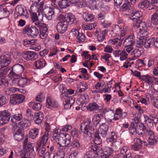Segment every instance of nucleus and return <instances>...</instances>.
Instances as JSON below:
<instances>
[{
    "label": "nucleus",
    "mask_w": 158,
    "mask_h": 158,
    "mask_svg": "<svg viewBox=\"0 0 158 158\" xmlns=\"http://www.w3.org/2000/svg\"><path fill=\"white\" fill-rule=\"evenodd\" d=\"M35 24L39 29L40 30L46 27L45 24L42 23L40 21H35Z\"/></svg>",
    "instance_id": "nucleus-64"
},
{
    "label": "nucleus",
    "mask_w": 158,
    "mask_h": 158,
    "mask_svg": "<svg viewBox=\"0 0 158 158\" xmlns=\"http://www.w3.org/2000/svg\"><path fill=\"white\" fill-rule=\"evenodd\" d=\"M65 154V152L58 151L56 153L54 154L52 158H64Z\"/></svg>",
    "instance_id": "nucleus-54"
},
{
    "label": "nucleus",
    "mask_w": 158,
    "mask_h": 158,
    "mask_svg": "<svg viewBox=\"0 0 158 158\" xmlns=\"http://www.w3.org/2000/svg\"><path fill=\"white\" fill-rule=\"evenodd\" d=\"M127 3H125L123 4L120 8V11L123 12L128 11L129 12L131 11L130 5Z\"/></svg>",
    "instance_id": "nucleus-52"
},
{
    "label": "nucleus",
    "mask_w": 158,
    "mask_h": 158,
    "mask_svg": "<svg viewBox=\"0 0 158 158\" xmlns=\"http://www.w3.org/2000/svg\"><path fill=\"white\" fill-rule=\"evenodd\" d=\"M16 11L18 13L19 15L24 16L26 19H27L29 16L26 8L23 7L21 5L18 6L16 7Z\"/></svg>",
    "instance_id": "nucleus-21"
},
{
    "label": "nucleus",
    "mask_w": 158,
    "mask_h": 158,
    "mask_svg": "<svg viewBox=\"0 0 158 158\" xmlns=\"http://www.w3.org/2000/svg\"><path fill=\"white\" fill-rule=\"evenodd\" d=\"M71 32L74 34L75 37L77 39L79 43L84 42L85 40V35L84 33L79 32L77 29L74 28L72 29L71 30Z\"/></svg>",
    "instance_id": "nucleus-14"
},
{
    "label": "nucleus",
    "mask_w": 158,
    "mask_h": 158,
    "mask_svg": "<svg viewBox=\"0 0 158 158\" xmlns=\"http://www.w3.org/2000/svg\"><path fill=\"white\" fill-rule=\"evenodd\" d=\"M31 125L30 121L27 119H24L23 120L19 122L17 126L19 127H21L23 129V127L25 128H28Z\"/></svg>",
    "instance_id": "nucleus-37"
},
{
    "label": "nucleus",
    "mask_w": 158,
    "mask_h": 158,
    "mask_svg": "<svg viewBox=\"0 0 158 158\" xmlns=\"http://www.w3.org/2000/svg\"><path fill=\"white\" fill-rule=\"evenodd\" d=\"M140 37H138V35L137 36V40H136V47L138 48H140L142 47L144 44V42L147 40V38L143 37L141 36Z\"/></svg>",
    "instance_id": "nucleus-36"
},
{
    "label": "nucleus",
    "mask_w": 158,
    "mask_h": 158,
    "mask_svg": "<svg viewBox=\"0 0 158 158\" xmlns=\"http://www.w3.org/2000/svg\"><path fill=\"white\" fill-rule=\"evenodd\" d=\"M46 106L49 109H52V108H54L59 109L60 108V106L58 102L55 100L53 99L51 97H47L46 99Z\"/></svg>",
    "instance_id": "nucleus-11"
},
{
    "label": "nucleus",
    "mask_w": 158,
    "mask_h": 158,
    "mask_svg": "<svg viewBox=\"0 0 158 158\" xmlns=\"http://www.w3.org/2000/svg\"><path fill=\"white\" fill-rule=\"evenodd\" d=\"M135 42V38L134 34L131 33L125 39L123 44L125 46H133Z\"/></svg>",
    "instance_id": "nucleus-13"
},
{
    "label": "nucleus",
    "mask_w": 158,
    "mask_h": 158,
    "mask_svg": "<svg viewBox=\"0 0 158 158\" xmlns=\"http://www.w3.org/2000/svg\"><path fill=\"white\" fill-rule=\"evenodd\" d=\"M15 95L18 104L22 103L25 99V96L22 94H15Z\"/></svg>",
    "instance_id": "nucleus-60"
},
{
    "label": "nucleus",
    "mask_w": 158,
    "mask_h": 158,
    "mask_svg": "<svg viewBox=\"0 0 158 158\" xmlns=\"http://www.w3.org/2000/svg\"><path fill=\"white\" fill-rule=\"evenodd\" d=\"M46 65L45 60L43 58L38 60L34 62V65L37 69H41L45 67Z\"/></svg>",
    "instance_id": "nucleus-29"
},
{
    "label": "nucleus",
    "mask_w": 158,
    "mask_h": 158,
    "mask_svg": "<svg viewBox=\"0 0 158 158\" xmlns=\"http://www.w3.org/2000/svg\"><path fill=\"white\" fill-rule=\"evenodd\" d=\"M101 2L99 0H92L91 5L95 9H97L100 6Z\"/></svg>",
    "instance_id": "nucleus-57"
},
{
    "label": "nucleus",
    "mask_w": 158,
    "mask_h": 158,
    "mask_svg": "<svg viewBox=\"0 0 158 158\" xmlns=\"http://www.w3.org/2000/svg\"><path fill=\"white\" fill-rule=\"evenodd\" d=\"M11 117L10 113L8 110L0 111V126L7 123Z\"/></svg>",
    "instance_id": "nucleus-6"
},
{
    "label": "nucleus",
    "mask_w": 158,
    "mask_h": 158,
    "mask_svg": "<svg viewBox=\"0 0 158 158\" xmlns=\"http://www.w3.org/2000/svg\"><path fill=\"white\" fill-rule=\"evenodd\" d=\"M61 19L64 21V22L68 24L69 23L73 24L76 20L75 16L71 13L66 14L64 16L63 14H60L58 16Z\"/></svg>",
    "instance_id": "nucleus-9"
},
{
    "label": "nucleus",
    "mask_w": 158,
    "mask_h": 158,
    "mask_svg": "<svg viewBox=\"0 0 158 158\" xmlns=\"http://www.w3.org/2000/svg\"><path fill=\"white\" fill-rule=\"evenodd\" d=\"M11 56L8 54H3L0 56V63L4 67L8 66L11 62Z\"/></svg>",
    "instance_id": "nucleus-12"
},
{
    "label": "nucleus",
    "mask_w": 158,
    "mask_h": 158,
    "mask_svg": "<svg viewBox=\"0 0 158 158\" xmlns=\"http://www.w3.org/2000/svg\"><path fill=\"white\" fill-rule=\"evenodd\" d=\"M135 144L134 145V149L135 151L139 150L142 145L141 140L138 138H135L134 139Z\"/></svg>",
    "instance_id": "nucleus-38"
},
{
    "label": "nucleus",
    "mask_w": 158,
    "mask_h": 158,
    "mask_svg": "<svg viewBox=\"0 0 158 158\" xmlns=\"http://www.w3.org/2000/svg\"><path fill=\"white\" fill-rule=\"evenodd\" d=\"M134 21L133 23V27L138 28L140 27V25H145V23L142 22L141 19H137L134 20Z\"/></svg>",
    "instance_id": "nucleus-46"
},
{
    "label": "nucleus",
    "mask_w": 158,
    "mask_h": 158,
    "mask_svg": "<svg viewBox=\"0 0 158 158\" xmlns=\"http://www.w3.org/2000/svg\"><path fill=\"white\" fill-rule=\"evenodd\" d=\"M151 20L153 24L158 25V9L152 14Z\"/></svg>",
    "instance_id": "nucleus-44"
},
{
    "label": "nucleus",
    "mask_w": 158,
    "mask_h": 158,
    "mask_svg": "<svg viewBox=\"0 0 158 158\" xmlns=\"http://www.w3.org/2000/svg\"><path fill=\"white\" fill-rule=\"evenodd\" d=\"M10 104L14 105L18 104L16 99L15 94H13L11 96L10 99Z\"/></svg>",
    "instance_id": "nucleus-59"
},
{
    "label": "nucleus",
    "mask_w": 158,
    "mask_h": 158,
    "mask_svg": "<svg viewBox=\"0 0 158 158\" xmlns=\"http://www.w3.org/2000/svg\"><path fill=\"white\" fill-rule=\"evenodd\" d=\"M121 155H123V158H130L131 153L128 148L125 146L123 147L120 151Z\"/></svg>",
    "instance_id": "nucleus-30"
},
{
    "label": "nucleus",
    "mask_w": 158,
    "mask_h": 158,
    "mask_svg": "<svg viewBox=\"0 0 158 158\" xmlns=\"http://www.w3.org/2000/svg\"><path fill=\"white\" fill-rule=\"evenodd\" d=\"M94 139L93 140L94 143L96 145H99L102 142V139L99 136V133L96 131L94 135Z\"/></svg>",
    "instance_id": "nucleus-39"
},
{
    "label": "nucleus",
    "mask_w": 158,
    "mask_h": 158,
    "mask_svg": "<svg viewBox=\"0 0 158 158\" xmlns=\"http://www.w3.org/2000/svg\"><path fill=\"white\" fill-rule=\"evenodd\" d=\"M45 146L36 145L35 148L38 151V154L39 156H42L45 151Z\"/></svg>",
    "instance_id": "nucleus-45"
},
{
    "label": "nucleus",
    "mask_w": 158,
    "mask_h": 158,
    "mask_svg": "<svg viewBox=\"0 0 158 158\" xmlns=\"http://www.w3.org/2000/svg\"><path fill=\"white\" fill-rule=\"evenodd\" d=\"M48 133H45L38 141L36 145L45 146L46 144L48 139Z\"/></svg>",
    "instance_id": "nucleus-24"
},
{
    "label": "nucleus",
    "mask_w": 158,
    "mask_h": 158,
    "mask_svg": "<svg viewBox=\"0 0 158 158\" xmlns=\"http://www.w3.org/2000/svg\"><path fill=\"white\" fill-rule=\"evenodd\" d=\"M144 122L147 126L148 128H152L153 127V123L152 120L150 115L149 116L144 115Z\"/></svg>",
    "instance_id": "nucleus-34"
},
{
    "label": "nucleus",
    "mask_w": 158,
    "mask_h": 158,
    "mask_svg": "<svg viewBox=\"0 0 158 158\" xmlns=\"http://www.w3.org/2000/svg\"><path fill=\"white\" fill-rule=\"evenodd\" d=\"M135 123L131 122V124L129 128V131L132 135H135L136 133V127Z\"/></svg>",
    "instance_id": "nucleus-49"
},
{
    "label": "nucleus",
    "mask_w": 158,
    "mask_h": 158,
    "mask_svg": "<svg viewBox=\"0 0 158 158\" xmlns=\"http://www.w3.org/2000/svg\"><path fill=\"white\" fill-rule=\"evenodd\" d=\"M109 125L107 123H102L100 126L99 134L102 137L105 138L107 134L108 130Z\"/></svg>",
    "instance_id": "nucleus-17"
},
{
    "label": "nucleus",
    "mask_w": 158,
    "mask_h": 158,
    "mask_svg": "<svg viewBox=\"0 0 158 158\" xmlns=\"http://www.w3.org/2000/svg\"><path fill=\"white\" fill-rule=\"evenodd\" d=\"M142 15V13L141 11H136L133 16L134 20L139 19H140Z\"/></svg>",
    "instance_id": "nucleus-63"
},
{
    "label": "nucleus",
    "mask_w": 158,
    "mask_h": 158,
    "mask_svg": "<svg viewBox=\"0 0 158 158\" xmlns=\"http://www.w3.org/2000/svg\"><path fill=\"white\" fill-rule=\"evenodd\" d=\"M123 40V38H120L118 37L114 39H111L109 40V41L112 44L116 45V47L118 48L121 45Z\"/></svg>",
    "instance_id": "nucleus-31"
},
{
    "label": "nucleus",
    "mask_w": 158,
    "mask_h": 158,
    "mask_svg": "<svg viewBox=\"0 0 158 158\" xmlns=\"http://www.w3.org/2000/svg\"><path fill=\"white\" fill-rule=\"evenodd\" d=\"M151 128L147 127L144 134L149 136L148 141L149 144L152 145L158 142V140L157 137L155 136L154 132Z\"/></svg>",
    "instance_id": "nucleus-5"
},
{
    "label": "nucleus",
    "mask_w": 158,
    "mask_h": 158,
    "mask_svg": "<svg viewBox=\"0 0 158 158\" xmlns=\"http://www.w3.org/2000/svg\"><path fill=\"white\" fill-rule=\"evenodd\" d=\"M23 118V115L21 112H16L15 114L12 115L11 117V122L12 124V125L15 126L18 125L16 121H20Z\"/></svg>",
    "instance_id": "nucleus-20"
},
{
    "label": "nucleus",
    "mask_w": 158,
    "mask_h": 158,
    "mask_svg": "<svg viewBox=\"0 0 158 158\" xmlns=\"http://www.w3.org/2000/svg\"><path fill=\"white\" fill-rule=\"evenodd\" d=\"M39 130L38 128H34L29 131L30 137L32 139L36 138L38 135Z\"/></svg>",
    "instance_id": "nucleus-41"
},
{
    "label": "nucleus",
    "mask_w": 158,
    "mask_h": 158,
    "mask_svg": "<svg viewBox=\"0 0 158 158\" xmlns=\"http://www.w3.org/2000/svg\"><path fill=\"white\" fill-rule=\"evenodd\" d=\"M23 30L28 35L34 38L37 37L39 33V30L34 25L30 26V25H26Z\"/></svg>",
    "instance_id": "nucleus-4"
},
{
    "label": "nucleus",
    "mask_w": 158,
    "mask_h": 158,
    "mask_svg": "<svg viewBox=\"0 0 158 158\" xmlns=\"http://www.w3.org/2000/svg\"><path fill=\"white\" fill-rule=\"evenodd\" d=\"M144 26H141L139 29V31L138 30L137 31V35L138 37H140V36L143 37H148L149 33L148 30V29L145 24L144 25Z\"/></svg>",
    "instance_id": "nucleus-16"
},
{
    "label": "nucleus",
    "mask_w": 158,
    "mask_h": 158,
    "mask_svg": "<svg viewBox=\"0 0 158 158\" xmlns=\"http://www.w3.org/2000/svg\"><path fill=\"white\" fill-rule=\"evenodd\" d=\"M24 69V68L22 65L18 64H14L9 73V77H10L11 79L19 77Z\"/></svg>",
    "instance_id": "nucleus-2"
},
{
    "label": "nucleus",
    "mask_w": 158,
    "mask_h": 158,
    "mask_svg": "<svg viewBox=\"0 0 158 158\" xmlns=\"http://www.w3.org/2000/svg\"><path fill=\"white\" fill-rule=\"evenodd\" d=\"M48 29L47 27L43 28L42 29L40 30V37L41 39H44V37H46L47 34L46 33L47 32Z\"/></svg>",
    "instance_id": "nucleus-62"
},
{
    "label": "nucleus",
    "mask_w": 158,
    "mask_h": 158,
    "mask_svg": "<svg viewBox=\"0 0 158 158\" xmlns=\"http://www.w3.org/2000/svg\"><path fill=\"white\" fill-rule=\"evenodd\" d=\"M80 141L77 139H73L70 143L69 147L70 149L77 150L81 147Z\"/></svg>",
    "instance_id": "nucleus-23"
},
{
    "label": "nucleus",
    "mask_w": 158,
    "mask_h": 158,
    "mask_svg": "<svg viewBox=\"0 0 158 158\" xmlns=\"http://www.w3.org/2000/svg\"><path fill=\"white\" fill-rule=\"evenodd\" d=\"M70 5V0H61L58 2V5L61 9L66 8Z\"/></svg>",
    "instance_id": "nucleus-35"
},
{
    "label": "nucleus",
    "mask_w": 158,
    "mask_h": 158,
    "mask_svg": "<svg viewBox=\"0 0 158 158\" xmlns=\"http://www.w3.org/2000/svg\"><path fill=\"white\" fill-rule=\"evenodd\" d=\"M11 80L12 85L17 84L18 86L22 87H23L24 85L29 81V80L26 77L24 78L22 77V75H20L19 77H15Z\"/></svg>",
    "instance_id": "nucleus-10"
},
{
    "label": "nucleus",
    "mask_w": 158,
    "mask_h": 158,
    "mask_svg": "<svg viewBox=\"0 0 158 158\" xmlns=\"http://www.w3.org/2000/svg\"><path fill=\"white\" fill-rule=\"evenodd\" d=\"M156 78L150 76L148 74L142 75L140 77V79L149 85L152 84Z\"/></svg>",
    "instance_id": "nucleus-19"
},
{
    "label": "nucleus",
    "mask_w": 158,
    "mask_h": 158,
    "mask_svg": "<svg viewBox=\"0 0 158 158\" xmlns=\"http://www.w3.org/2000/svg\"><path fill=\"white\" fill-rule=\"evenodd\" d=\"M155 79L154 82L151 84V87L155 92L158 93V78Z\"/></svg>",
    "instance_id": "nucleus-53"
},
{
    "label": "nucleus",
    "mask_w": 158,
    "mask_h": 158,
    "mask_svg": "<svg viewBox=\"0 0 158 158\" xmlns=\"http://www.w3.org/2000/svg\"><path fill=\"white\" fill-rule=\"evenodd\" d=\"M24 151L26 152V154L28 158H35V154L32 146L29 145L27 148L24 149Z\"/></svg>",
    "instance_id": "nucleus-25"
},
{
    "label": "nucleus",
    "mask_w": 158,
    "mask_h": 158,
    "mask_svg": "<svg viewBox=\"0 0 158 158\" xmlns=\"http://www.w3.org/2000/svg\"><path fill=\"white\" fill-rule=\"evenodd\" d=\"M44 115L41 112L35 113L34 114V119L35 123L37 124H40L43 120Z\"/></svg>",
    "instance_id": "nucleus-27"
},
{
    "label": "nucleus",
    "mask_w": 158,
    "mask_h": 158,
    "mask_svg": "<svg viewBox=\"0 0 158 158\" xmlns=\"http://www.w3.org/2000/svg\"><path fill=\"white\" fill-rule=\"evenodd\" d=\"M155 38H152L149 39L147 41H145L144 44V45L145 48H148L152 47L153 45V43Z\"/></svg>",
    "instance_id": "nucleus-48"
},
{
    "label": "nucleus",
    "mask_w": 158,
    "mask_h": 158,
    "mask_svg": "<svg viewBox=\"0 0 158 158\" xmlns=\"http://www.w3.org/2000/svg\"><path fill=\"white\" fill-rule=\"evenodd\" d=\"M96 145L92 144L90 145L89 148V151H92V152H94L95 154L98 155L99 153L102 152V148Z\"/></svg>",
    "instance_id": "nucleus-32"
},
{
    "label": "nucleus",
    "mask_w": 158,
    "mask_h": 158,
    "mask_svg": "<svg viewBox=\"0 0 158 158\" xmlns=\"http://www.w3.org/2000/svg\"><path fill=\"white\" fill-rule=\"evenodd\" d=\"M32 10H31L30 9L29 12L31 15V20L33 22H35L39 20V19L37 16L36 13L32 11Z\"/></svg>",
    "instance_id": "nucleus-55"
},
{
    "label": "nucleus",
    "mask_w": 158,
    "mask_h": 158,
    "mask_svg": "<svg viewBox=\"0 0 158 158\" xmlns=\"http://www.w3.org/2000/svg\"><path fill=\"white\" fill-rule=\"evenodd\" d=\"M116 137V136L115 134L113 132H111V135H110L109 137L107 138L106 139V141L108 143L111 142L112 146H113L116 142L115 138Z\"/></svg>",
    "instance_id": "nucleus-43"
},
{
    "label": "nucleus",
    "mask_w": 158,
    "mask_h": 158,
    "mask_svg": "<svg viewBox=\"0 0 158 158\" xmlns=\"http://www.w3.org/2000/svg\"><path fill=\"white\" fill-rule=\"evenodd\" d=\"M135 124L136 127L137 134L139 135L144 134L147 128L144 125V123H138L137 122V123L135 122Z\"/></svg>",
    "instance_id": "nucleus-18"
},
{
    "label": "nucleus",
    "mask_w": 158,
    "mask_h": 158,
    "mask_svg": "<svg viewBox=\"0 0 158 158\" xmlns=\"http://www.w3.org/2000/svg\"><path fill=\"white\" fill-rule=\"evenodd\" d=\"M149 1L148 0H142L140 1L138 4L139 8L143 10L148 9L149 6Z\"/></svg>",
    "instance_id": "nucleus-40"
},
{
    "label": "nucleus",
    "mask_w": 158,
    "mask_h": 158,
    "mask_svg": "<svg viewBox=\"0 0 158 158\" xmlns=\"http://www.w3.org/2000/svg\"><path fill=\"white\" fill-rule=\"evenodd\" d=\"M83 18L85 21L89 22L92 21L94 19V17L92 14L85 13L83 15Z\"/></svg>",
    "instance_id": "nucleus-50"
},
{
    "label": "nucleus",
    "mask_w": 158,
    "mask_h": 158,
    "mask_svg": "<svg viewBox=\"0 0 158 158\" xmlns=\"http://www.w3.org/2000/svg\"><path fill=\"white\" fill-rule=\"evenodd\" d=\"M113 54L115 57H119L120 56V60L123 61L127 58L128 54L125 50L121 51L119 50H116L113 51Z\"/></svg>",
    "instance_id": "nucleus-15"
},
{
    "label": "nucleus",
    "mask_w": 158,
    "mask_h": 158,
    "mask_svg": "<svg viewBox=\"0 0 158 158\" xmlns=\"http://www.w3.org/2000/svg\"><path fill=\"white\" fill-rule=\"evenodd\" d=\"M108 29H106L98 33L97 35L98 40L99 42H101L105 39V35L108 31Z\"/></svg>",
    "instance_id": "nucleus-42"
},
{
    "label": "nucleus",
    "mask_w": 158,
    "mask_h": 158,
    "mask_svg": "<svg viewBox=\"0 0 158 158\" xmlns=\"http://www.w3.org/2000/svg\"><path fill=\"white\" fill-rule=\"evenodd\" d=\"M54 13L53 8H47L44 10L43 15L48 20H51L52 19Z\"/></svg>",
    "instance_id": "nucleus-22"
},
{
    "label": "nucleus",
    "mask_w": 158,
    "mask_h": 158,
    "mask_svg": "<svg viewBox=\"0 0 158 158\" xmlns=\"http://www.w3.org/2000/svg\"><path fill=\"white\" fill-rule=\"evenodd\" d=\"M98 157V155L92 151H89L86 152L84 158H97Z\"/></svg>",
    "instance_id": "nucleus-51"
},
{
    "label": "nucleus",
    "mask_w": 158,
    "mask_h": 158,
    "mask_svg": "<svg viewBox=\"0 0 158 158\" xmlns=\"http://www.w3.org/2000/svg\"><path fill=\"white\" fill-rule=\"evenodd\" d=\"M102 114L106 119L109 118H112L114 115V110L110 109H107L106 108L104 109L103 110Z\"/></svg>",
    "instance_id": "nucleus-26"
},
{
    "label": "nucleus",
    "mask_w": 158,
    "mask_h": 158,
    "mask_svg": "<svg viewBox=\"0 0 158 158\" xmlns=\"http://www.w3.org/2000/svg\"><path fill=\"white\" fill-rule=\"evenodd\" d=\"M26 116L31 120L34 119V114L31 109H28L26 110Z\"/></svg>",
    "instance_id": "nucleus-58"
},
{
    "label": "nucleus",
    "mask_w": 158,
    "mask_h": 158,
    "mask_svg": "<svg viewBox=\"0 0 158 158\" xmlns=\"http://www.w3.org/2000/svg\"><path fill=\"white\" fill-rule=\"evenodd\" d=\"M66 139L64 134L60 133L56 139V141L59 145H64L66 143Z\"/></svg>",
    "instance_id": "nucleus-28"
},
{
    "label": "nucleus",
    "mask_w": 158,
    "mask_h": 158,
    "mask_svg": "<svg viewBox=\"0 0 158 158\" xmlns=\"http://www.w3.org/2000/svg\"><path fill=\"white\" fill-rule=\"evenodd\" d=\"M57 19L59 21L56 26L57 31L59 33L63 34L67 30L68 25L59 17H58Z\"/></svg>",
    "instance_id": "nucleus-7"
},
{
    "label": "nucleus",
    "mask_w": 158,
    "mask_h": 158,
    "mask_svg": "<svg viewBox=\"0 0 158 158\" xmlns=\"http://www.w3.org/2000/svg\"><path fill=\"white\" fill-rule=\"evenodd\" d=\"M10 70V69L6 68L2 69H0V78L7 76L8 72Z\"/></svg>",
    "instance_id": "nucleus-56"
},
{
    "label": "nucleus",
    "mask_w": 158,
    "mask_h": 158,
    "mask_svg": "<svg viewBox=\"0 0 158 158\" xmlns=\"http://www.w3.org/2000/svg\"><path fill=\"white\" fill-rule=\"evenodd\" d=\"M13 137L15 140L20 141L24 137V129L20 126L19 127L17 126H14L12 129Z\"/></svg>",
    "instance_id": "nucleus-3"
},
{
    "label": "nucleus",
    "mask_w": 158,
    "mask_h": 158,
    "mask_svg": "<svg viewBox=\"0 0 158 158\" xmlns=\"http://www.w3.org/2000/svg\"><path fill=\"white\" fill-rule=\"evenodd\" d=\"M22 57L27 60H35L38 57L37 53L34 52L26 51L21 53Z\"/></svg>",
    "instance_id": "nucleus-8"
},
{
    "label": "nucleus",
    "mask_w": 158,
    "mask_h": 158,
    "mask_svg": "<svg viewBox=\"0 0 158 158\" xmlns=\"http://www.w3.org/2000/svg\"><path fill=\"white\" fill-rule=\"evenodd\" d=\"M100 106H99L95 102H92L89 104L87 106V109L90 111H96L98 110L99 109Z\"/></svg>",
    "instance_id": "nucleus-33"
},
{
    "label": "nucleus",
    "mask_w": 158,
    "mask_h": 158,
    "mask_svg": "<svg viewBox=\"0 0 158 158\" xmlns=\"http://www.w3.org/2000/svg\"><path fill=\"white\" fill-rule=\"evenodd\" d=\"M8 102V99L5 96L0 95V106L6 104Z\"/></svg>",
    "instance_id": "nucleus-61"
},
{
    "label": "nucleus",
    "mask_w": 158,
    "mask_h": 158,
    "mask_svg": "<svg viewBox=\"0 0 158 158\" xmlns=\"http://www.w3.org/2000/svg\"><path fill=\"white\" fill-rule=\"evenodd\" d=\"M30 103L32 108L35 110H38L41 108L42 104L40 102H31Z\"/></svg>",
    "instance_id": "nucleus-47"
},
{
    "label": "nucleus",
    "mask_w": 158,
    "mask_h": 158,
    "mask_svg": "<svg viewBox=\"0 0 158 158\" xmlns=\"http://www.w3.org/2000/svg\"><path fill=\"white\" fill-rule=\"evenodd\" d=\"M80 129L85 137H91L94 133V129L90 119L85 120L81 123Z\"/></svg>",
    "instance_id": "nucleus-1"
}]
</instances>
